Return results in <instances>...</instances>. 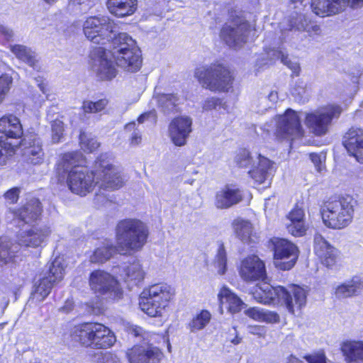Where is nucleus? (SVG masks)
<instances>
[{
    "instance_id": "obj_6",
    "label": "nucleus",
    "mask_w": 363,
    "mask_h": 363,
    "mask_svg": "<svg viewBox=\"0 0 363 363\" xmlns=\"http://www.w3.org/2000/svg\"><path fill=\"white\" fill-rule=\"evenodd\" d=\"M23 134L20 119L13 114L0 118V164H5L19 147Z\"/></svg>"
},
{
    "instance_id": "obj_56",
    "label": "nucleus",
    "mask_w": 363,
    "mask_h": 363,
    "mask_svg": "<svg viewBox=\"0 0 363 363\" xmlns=\"http://www.w3.org/2000/svg\"><path fill=\"white\" fill-rule=\"evenodd\" d=\"M304 358L308 363H326V357L322 352L306 355Z\"/></svg>"
},
{
    "instance_id": "obj_30",
    "label": "nucleus",
    "mask_w": 363,
    "mask_h": 363,
    "mask_svg": "<svg viewBox=\"0 0 363 363\" xmlns=\"http://www.w3.org/2000/svg\"><path fill=\"white\" fill-rule=\"evenodd\" d=\"M115 63L127 72H135L140 68L142 60L139 48H133L125 52L112 56Z\"/></svg>"
},
{
    "instance_id": "obj_60",
    "label": "nucleus",
    "mask_w": 363,
    "mask_h": 363,
    "mask_svg": "<svg viewBox=\"0 0 363 363\" xmlns=\"http://www.w3.org/2000/svg\"><path fill=\"white\" fill-rule=\"evenodd\" d=\"M0 35L4 37L6 41L13 40L14 34L12 30L0 24Z\"/></svg>"
},
{
    "instance_id": "obj_32",
    "label": "nucleus",
    "mask_w": 363,
    "mask_h": 363,
    "mask_svg": "<svg viewBox=\"0 0 363 363\" xmlns=\"http://www.w3.org/2000/svg\"><path fill=\"white\" fill-rule=\"evenodd\" d=\"M218 298L221 313L225 308L230 313H236L240 311L245 305L243 301L226 286H223L220 289L218 294Z\"/></svg>"
},
{
    "instance_id": "obj_50",
    "label": "nucleus",
    "mask_w": 363,
    "mask_h": 363,
    "mask_svg": "<svg viewBox=\"0 0 363 363\" xmlns=\"http://www.w3.org/2000/svg\"><path fill=\"white\" fill-rule=\"evenodd\" d=\"M107 104L108 101L105 99H100L95 102L85 101L83 103L82 108L85 113H98L104 110Z\"/></svg>"
},
{
    "instance_id": "obj_45",
    "label": "nucleus",
    "mask_w": 363,
    "mask_h": 363,
    "mask_svg": "<svg viewBox=\"0 0 363 363\" xmlns=\"http://www.w3.org/2000/svg\"><path fill=\"white\" fill-rule=\"evenodd\" d=\"M79 143L82 150L86 152H93L97 150L100 145L95 137L85 132L80 133Z\"/></svg>"
},
{
    "instance_id": "obj_63",
    "label": "nucleus",
    "mask_w": 363,
    "mask_h": 363,
    "mask_svg": "<svg viewBox=\"0 0 363 363\" xmlns=\"http://www.w3.org/2000/svg\"><path fill=\"white\" fill-rule=\"evenodd\" d=\"M303 0H290V7L294 9H299L303 6Z\"/></svg>"
},
{
    "instance_id": "obj_14",
    "label": "nucleus",
    "mask_w": 363,
    "mask_h": 363,
    "mask_svg": "<svg viewBox=\"0 0 363 363\" xmlns=\"http://www.w3.org/2000/svg\"><path fill=\"white\" fill-rule=\"evenodd\" d=\"M65 271V264L61 257L55 258L51 264L48 277H44L35 282L32 296L33 298L41 301L50 293L52 288L62 280Z\"/></svg>"
},
{
    "instance_id": "obj_38",
    "label": "nucleus",
    "mask_w": 363,
    "mask_h": 363,
    "mask_svg": "<svg viewBox=\"0 0 363 363\" xmlns=\"http://www.w3.org/2000/svg\"><path fill=\"white\" fill-rule=\"evenodd\" d=\"M118 252V245L114 246L109 240H104L90 256V262L102 264L108 261L115 253Z\"/></svg>"
},
{
    "instance_id": "obj_31",
    "label": "nucleus",
    "mask_w": 363,
    "mask_h": 363,
    "mask_svg": "<svg viewBox=\"0 0 363 363\" xmlns=\"http://www.w3.org/2000/svg\"><path fill=\"white\" fill-rule=\"evenodd\" d=\"M120 277L129 288L139 285L145 279V272L138 260L134 259L125 266L119 273Z\"/></svg>"
},
{
    "instance_id": "obj_9",
    "label": "nucleus",
    "mask_w": 363,
    "mask_h": 363,
    "mask_svg": "<svg viewBox=\"0 0 363 363\" xmlns=\"http://www.w3.org/2000/svg\"><path fill=\"white\" fill-rule=\"evenodd\" d=\"M83 33L91 43L105 47L118 33L117 25L109 16H94L83 23Z\"/></svg>"
},
{
    "instance_id": "obj_23",
    "label": "nucleus",
    "mask_w": 363,
    "mask_h": 363,
    "mask_svg": "<svg viewBox=\"0 0 363 363\" xmlns=\"http://www.w3.org/2000/svg\"><path fill=\"white\" fill-rule=\"evenodd\" d=\"M42 211L40 201L36 198H30L18 209L13 211L14 220L20 223L30 224L36 221Z\"/></svg>"
},
{
    "instance_id": "obj_11",
    "label": "nucleus",
    "mask_w": 363,
    "mask_h": 363,
    "mask_svg": "<svg viewBox=\"0 0 363 363\" xmlns=\"http://www.w3.org/2000/svg\"><path fill=\"white\" fill-rule=\"evenodd\" d=\"M230 21L220 30L221 39L231 48H239L245 44L253 30L250 23L242 16L230 14Z\"/></svg>"
},
{
    "instance_id": "obj_12",
    "label": "nucleus",
    "mask_w": 363,
    "mask_h": 363,
    "mask_svg": "<svg viewBox=\"0 0 363 363\" xmlns=\"http://www.w3.org/2000/svg\"><path fill=\"white\" fill-rule=\"evenodd\" d=\"M342 109L335 104H328L316 111L307 113L305 123L311 133L315 135H325L333 119L338 118Z\"/></svg>"
},
{
    "instance_id": "obj_25",
    "label": "nucleus",
    "mask_w": 363,
    "mask_h": 363,
    "mask_svg": "<svg viewBox=\"0 0 363 363\" xmlns=\"http://www.w3.org/2000/svg\"><path fill=\"white\" fill-rule=\"evenodd\" d=\"M343 144L350 155L363 164V130L351 128L344 137Z\"/></svg>"
},
{
    "instance_id": "obj_40",
    "label": "nucleus",
    "mask_w": 363,
    "mask_h": 363,
    "mask_svg": "<svg viewBox=\"0 0 363 363\" xmlns=\"http://www.w3.org/2000/svg\"><path fill=\"white\" fill-rule=\"evenodd\" d=\"M265 52V55L267 57V62H263V65L272 63L275 60L280 59L281 62L291 69L294 74L298 75L301 69L299 65L296 62L291 61L289 59L288 55L285 54L281 48H269V50H266Z\"/></svg>"
},
{
    "instance_id": "obj_34",
    "label": "nucleus",
    "mask_w": 363,
    "mask_h": 363,
    "mask_svg": "<svg viewBox=\"0 0 363 363\" xmlns=\"http://www.w3.org/2000/svg\"><path fill=\"white\" fill-rule=\"evenodd\" d=\"M341 350L347 363H363V340L344 342Z\"/></svg>"
},
{
    "instance_id": "obj_29",
    "label": "nucleus",
    "mask_w": 363,
    "mask_h": 363,
    "mask_svg": "<svg viewBox=\"0 0 363 363\" xmlns=\"http://www.w3.org/2000/svg\"><path fill=\"white\" fill-rule=\"evenodd\" d=\"M286 223L288 232L295 237L304 235L308 229V223L306 220L304 209L296 206L288 214Z\"/></svg>"
},
{
    "instance_id": "obj_26",
    "label": "nucleus",
    "mask_w": 363,
    "mask_h": 363,
    "mask_svg": "<svg viewBox=\"0 0 363 363\" xmlns=\"http://www.w3.org/2000/svg\"><path fill=\"white\" fill-rule=\"evenodd\" d=\"M254 298L264 304H279V296L287 297L283 286L273 287L269 284L263 283L257 286L252 292Z\"/></svg>"
},
{
    "instance_id": "obj_58",
    "label": "nucleus",
    "mask_w": 363,
    "mask_h": 363,
    "mask_svg": "<svg viewBox=\"0 0 363 363\" xmlns=\"http://www.w3.org/2000/svg\"><path fill=\"white\" fill-rule=\"evenodd\" d=\"M156 118H157L156 112L154 109H152L150 111H147V112H145V113L141 114L138 117V121L139 123H143L145 121H148V120H150L152 122H155L156 121Z\"/></svg>"
},
{
    "instance_id": "obj_18",
    "label": "nucleus",
    "mask_w": 363,
    "mask_h": 363,
    "mask_svg": "<svg viewBox=\"0 0 363 363\" xmlns=\"http://www.w3.org/2000/svg\"><path fill=\"white\" fill-rule=\"evenodd\" d=\"M238 270L241 279L247 283L262 280L266 277L264 262L255 255L241 259Z\"/></svg>"
},
{
    "instance_id": "obj_49",
    "label": "nucleus",
    "mask_w": 363,
    "mask_h": 363,
    "mask_svg": "<svg viewBox=\"0 0 363 363\" xmlns=\"http://www.w3.org/2000/svg\"><path fill=\"white\" fill-rule=\"evenodd\" d=\"M125 131L130 133V144L133 146L138 145L142 142V134L140 130L136 127L135 122H131L125 125Z\"/></svg>"
},
{
    "instance_id": "obj_53",
    "label": "nucleus",
    "mask_w": 363,
    "mask_h": 363,
    "mask_svg": "<svg viewBox=\"0 0 363 363\" xmlns=\"http://www.w3.org/2000/svg\"><path fill=\"white\" fill-rule=\"evenodd\" d=\"M97 363H120V359L116 354L105 352L99 355Z\"/></svg>"
},
{
    "instance_id": "obj_48",
    "label": "nucleus",
    "mask_w": 363,
    "mask_h": 363,
    "mask_svg": "<svg viewBox=\"0 0 363 363\" xmlns=\"http://www.w3.org/2000/svg\"><path fill=\"white\" fill-rule=\"evenodd\" d=\"M214 267L219 274L223 275L227 271V255L223 245L220 246L214 260Z\"/></svg>"
},
{
    "instance_id": "obj_52",
    "label": "nucleus",
    "mask_w": 363,
    "mask_h": 363,
    "mask_svg": "<svg viewBox=\"0 0 363 363\" xmlns=\"http://www.w3.org/2000/svg\"><path fill=\"white\" fill-rule=\"evenodd\" d=\"M12 77L7 74L0 76V91L1 94L6 96L12 84Z\"/></svg>"
},
{
    "instance_id": "obj_27",
    "label": "nucleus",
    "mask_w": 363,
    "mask_h": 363,
    "mask_svg": "<svg viewBox=\"0 0 363 363\" xmlns=\"http://www.w3.org/2000/svg\"><path fill=\"white\" fill-rule=\"evenodd\" d=\"M350 4V0H311L313 12L325 17L335 15L342 11Z\"/></svg>"
},
{
    "instance_id": "obj_19",
    "label": "nucleus",
    "mask_w": 363,
    "mask_h": 363,
    "mask_svg": "<svg viewBox=\"0 0 363 363\" xmlns=\"http://www.w3.org/2000/svg\"><path fill=\"white\" fill-rule=\"evenodd\" d=\"M192 120L190 117L182 116L174 118L169 125V135L176 146H183L192 131Z\"/></svg>"
},
{
    "instance_id": "obj_35",
    "label": "nucleus",
    "mask_w": 363,
    "mask_h": 363,
    "mask_svg": "<svg viewBox=\"0 0 363 363\" xmlns=\"http://www.w3.org/2000/svg\"><path fill=\"white\" fill-rule=\"evenodd\" d=\"M107 45H109L108 51L110 52L111 56L125 52L130 49L138 48L135 41L125 33H118V35L116 33V35Z\"/></svg>"
},
{
    "instance_id": "obj_7",
    "label": "nucleus",
    "mask_w": 363,
    "mask_h": 363,
    "mask_svg": "<svg viewBox=\"0 0 363 363\" xmlns=\"http://www.w3.org/2000/svg\"><path fill=\"white\" fill-rule=\"evenodd\" d=\"M194 77L203 88L213 92L228 91L233 84L230 72L218 62L198 67Z\"/></svg>"
},
{
    "instance_id": "obj_22",
    "label": "nucleus",
    "mask_w": 363,
    "mask_h": 363,
    "mask_svg": "<svg viewBox=\"0 0 363 363\" xmlns=\"http://www.w3.org/2000/svg\"><path fill=\"white\" fill-rule=\"evenodd\" d=\"M284 291L287 297L279 296V304L284 305L291 313L294 314L301 309L306 303V293L305 290L296 285L284 287Z\"/></svg>"
},
{
    "instance_id": "obj_5",
    "label": "nucleus",
    "mask_w": 363,
    "mask_h": 363,
    "mask_svg": "<svg viewBox=\"0 0 363 363\" xmlns=\"http://www.w3.org/2000/svg\"><path fill=\"white\" fill-rule=\"evenodd\" d=\"M174 289L167 284H156L143 289L139 298L140 308L150 317H161L174 298Z\"/></svg>"
},
{
    "instance_id": "obj_10",
    "label": "nucleus",
    "mask_w": 363,
    "mask_h": 363,
    "mask_svg": "<svg viewBox=\"0 0 363 363\" xmlns=\"http://www.w3.org/2000/svg\"><path fill=\"white\" fill-rule=\"evenodd\" d=\"M129 333L144 341V345H134L126 352L130 363H160L162 353L157 347L150 344L153 334L137 325L131 326Z\"/></svg>"
},
{
    "instance_id": "obj_1",
    "label": "nucleus",
    "mask_w": 363,
    "mask_h": 363,
    "mask_svg": "<svg viewBox=\"0 0 363 363\" xmlns=\"http://www.w3.org/2000/svg\"><path fill=\"white\" fill-rule=\"evenodd\" d=\"M79 157L81 154L77 152L65 153L59 164V169L67 173L69 189L77 195L85 196L94 186H98L99 189L96 193L95 202L104 204L109 199L101 190L118 189L125 183L121 168L102 155L96 161L94 171L89 172L87 167L78 164Z\"/></svg>"
},
{
    "instance_id": "obj_3",
    "label": "nucleus",
    "mask_w": 363,
    "mask_h": 363,
    "mask_svg": "<svg viewBox=\"0 0 363 363\" xmlns=\"http://www.w3.org/2000/svg\"><path fill=\"white\" fill-rule=\"evenodd\" d=\"M356 201L350 196L325 202L322 210L323 223L332 229H342L352 221Z\"/></svg>"
},
{
    "instance_id": "obj_59",
    "label": "nucleus",
    "mask_w": 363,
    "mask_h": 363,
    "mask_svg": "<svg viewBox=\"0 0 363 363\" xmlns=\"http://www.w3.org/2000/svg\"><path fill=\"white\" fill-rule=\"evenodd\" d=\"M38 86L39 87L40 90L42 91V93L45 95L44 97H42L40 101H39V105L41 104V102L45 101V99H48V89H47V84L44 82V81L40 78L38 77L35 79Z\"/></svg>"
},
{
    "instance_id": "obj_46",
    "label": "nucleus",
    "mask_w": 363,
    "mask_h": 363,
    "mask_svg": "<svg viewBox=\"0 0 363 363\" xmlns=\"http://www.w3.org/2000/svg\"><path fill=\"white\" fill-rule=\"evenodd\" d=\"M51 142L53 144L61 143L65 138V124L58 119L51 122Z\"/></svg>"
},
{
    "instance_id": "obj_17",
    "label": "nucleus",
    "mask_w": 363,
    "mask_h": 363,
    "mask_svg": "<svg viewBox=\"0 0 363 363\" xmlns=\"http://www.w3.org/2000/svg\"><path fill=\"white\" fill-rule=\"evenodd\" d=\"M275 265L282 270L291 269L298 257V247L291 242L282 238L272 240Z\"/></svg>"
},
{
    "instance_id": "obj_55",
    "label": "nucleus",
    "mask_w": 363,
    "mask_h": 363,
    "mask_svg": "<svg viewBox=\"0 0 363 363\" xmlns=\"http://www.w3.org/2000/svg\"><path fill=\"white\" fill-rule=\"evenodd\" d=\"M20 191V189L17 187L9 189L4 194L5 199L10 203H14L17 202Z\"/></svg>"
},
{
    "instance_id": "obj_39",
    "label": "nucleus",
    "mask_w": 363,
    "mask_h": 363,
    "mask_svg": "<svg viewBox=\"0 0 363 363\" xmlns=\"http://www.w3.org/2000/svg\"><path fill=\"white\" fill-rule=\"evenodd\" d=\"M9 49L18 60L24 62L35 69L38 68L36 54L31 48L23 45L16 44L10 45Z\"/></svg>"
},
{
    "instance_id": "obj_24",
    "label": "nucleus",
    "mask_w": 363,
    "mask_h": 363,
    "mask_svg": "<svg viewBox=\"0 0 363 363\" xmlns=\"http://www.w3.org/2000/svg\"><path fill=\"white\" fill-rule=\"evenodd\" d=\"M19 145L23 146V155L28 162L33 164H39L43 162V142L38 136L30 135L21 140Z\"/></svg>"
},
{
    "instance_id": "obj_2",
    "label": "nucleus",
    "mask_w": 363,
    "mask_h": 363,
    "mask_svg": "<svg viewBox=\"0 0 363 363\" xmlns=\"http://www.w3.org/2000/svg\"><path fill=\"white\" fill-rule=\"evenodd\" d=\"M149 230L147 225L138 219L127 218L118 222L116 229V240L118 253L139 251L147 242Z\"/></svg>"
},
{
    "instance_id": "obj_21",
    "label": "nucleus",
    "mask_w": 363,
    "mask_h": 363,
    "mask_svg": "<svg viewBox=\"0 0 363 363\" xmlns=\"http://www.w3.org/2000/svg\"><path fill=\"white\" fill-rule=\"evenodd\" d=\"M313 242L315 254L321 263L327 267L334 266L338 257V250L319 233L315 234Z\"/></svg>"
},
{
    "instance_id": "obj_61",
    "label": "nucleus",
    "mask_w": 363,
    "mask_h": 363,
    "mask_svg": "<svg viewBox=\"0 0 363 363\" xmlns=\"http://www.w3.org/2000/svg\"><path fill=\"white\" fill-rule=\"evenodd\" d=\"M305 93V84L303 82H298L296 86L291 89V94L294 96H302Z\"/></svg>"
},
{
    "instance_id": "obj_51",
    "label": "nucleus",
    "mask_w": 363,
    "mask_h": 363,
    "mask_svg": "<svg viewBox=\"0 0 363 363\" xmlns=\"http://www.w3.org/2000/svg\"><path fill=\"white\" fill-rule=\"evenodd\" d=\"M310 158L316 170L321 172L325 168L324 162L325 156L323 154L311 153Z\"/></svg>"
},
{
    "instance_id": "obj_28",
    "label": "nucleus",
    "mask_w": 363,
    "mask_h": 363,
    "mask_svg": "<svg viewBox=\"0 0 363 363\" xmlns=\"http://www.w3.org/2000/svg\"><path fill=\"white\" fill-rule=\"evenodd\" d=\"M242 198V192L239 188L228 184L216 192L215 205L218 208H228L240 202Z\"/></svg>"
},
{
    "instance_id": "obj_64",
    "label": "nucleus",
    "mask_w": 363,
    "mask_h": 363,
    "mask_svg": "<svg viewBox=\"0 0 363 363\" xmlns=\"http://www.w3.org/2000/svg\"><path fill=\"white\" fill-rule=\"evenodd\" d=\"M287 363H303V362L302 361L299 360L298 359H297L296 357H295L294 356H291L289 358Z\"/></svg>"
},
{
    "instance_id": "obj_62",
    "label": "nucleus",
    "mask_w": 363,
    "mask_h": 363,
    "mask_svg": "<svg viewBox=\"0 0 363 363\" xmlns=\"http://www.w3.org/2000/svg\"><path fill=\"white\" fill-rule=\"evenodd\" d=\"M267 99L272 104L276 103L278 100V93L277 91H271Z\"/></svg>"
},
{
    "instance_id": "obj_57",
    "label": "nucleus",
    "mask_w": 363,
    "mask_h": 363,
    "mask_svg": "<svg viewBox=\"0 0 363 363\" xmlns=\"http://www.w3.org/2000/svg\"><path fill=\"white\" fill-rule=\"evenodd\" d=\"M220 101L218 98H207L203 104V108L206 111L212 110L213 108H215L218 104H220Z\"/></svg>"
},
{
    "instance_id": "obj_13",
    "label": "nucleus",
    "mask_w": 363,
    "mask_h": 363,
    "mask_svg": "<svg viewBox=\"0 0 363 363\" xmlns=\"http://www.w3.org/2000/svg\"><path fill=\"white\" fill-rule=\"evenodd\" d=\"M89 284L95 294L108 298L118 300L123 296V289L118 281L106 271L97 269L91 272Z\"/></svg>"
},
{
    "instance_id": "obj_47",
    "label": "nucleus",
    "mask_w": 363,
    "mask_h": 363,
    "mask_svg": "<svg viewBox=\"0 0 363 363\" xmlns=\"http://www.w3.org/2000/svg\"><path fill=\"white\" fill-rule=\"evenodd\" d=\"M13 251L10 248V242L6 238H0V264H4L13 260Z\"/></svg>"
},
{
    "instance_id": "obj_20",
    "label": "nucleus",
    "mask_w": 363,
    "mask_h": 363,
    "mask_svg": "<svg viewBox=\"0 0 363 363\" xmlns=\"http://www.w3.org/2000/svg\"><path fill=\"white\" fill-rule=\"evenodd\" d=\"M51 230L45 225L32 226L28 230L22 232L18 237V245L24 247H38L46 242Z\"/></svg>"
},
{
    "instance_id": "obj_43",
    "label": "nucleus",
    "mask_w": 363,
    "mask_h": 363,
    "mask_svg": "<svg viewBox=\"0 0 363 363\" xmlns=\"http://www.w3.org/2000/svg\"><path fill=\"white\" fill-rule=\"evenodd\" d=\"M245 314L257 321L277 323L279 320V316L277 313L258 307L247 309L245 311Z\"/></svg>"
},
{
    "instance_id": "obj_42",
    "label": "nucleus",
    "mask_w": 363,
    "mask_h": 363,
    "mask_svg": "<svg viewBox=\"0 0 363 363\" xmlns=\"http://www.w3.org/2000/svg\"><path fill=\"white\" fill-rule=\"evenodd\" d=\"M290 30H306L310 33L320 34V28L318 25H310L306 16L296 12V16L290 20Z\"/></svg>"
},
{
    "instance_id": "obj_4",
    "label": "nucleus",
    "mask_w": 363,
    "mask_h": 363,
    "mask_svg": "<svg viewBox=\"0 0 363 363\" xmlns=\"http://www.w3.org/2000/svg\"><path fill=\"white\" fill-rule=\"evenodd\" d=\"M72 336L81 345L97 349L110 347L116 342L114 333L104 325L98 323H86L75 326Z\"/></svg>"
},
{
    "instance_id": "obj_36",
    "label": "nucleus",
    "mask_w": 363,
    "mask_h": 363,
    "mask_svg": "<svg viewBox=\"0 0 363 363\" xmlns=\"http://www.w3.org/2000/svg\"><path fill=\"white\" fill-rule=\"evenodd\" d=\"M138 0H108L107 7L110 13L117 17L130 16L137 9Z\"/></svg>"
},
{
    "instance_id": "obj_54",
    "label": "nucleus",
    "mask_w": 363,
    "mask_h": 363,
    "mask_svg": "<svg viewBox=\"0 0 363 363\" xmlns=\"http://www.w3.org/2000/svg\"><path fill=\"white\" fill-rule=\"evenodd\" d=\"M74 6H78L79 11L86 12L89 10L95 4V0H71Z\"/></svg>"
},
{
    "instance_id": "obj_8",
    "label": "nucleus",
    "mask_w": 363,
    "mask_h": 363,
    "mask_svg": "<svg viewBox=\"0 0 363 363\" xmlns=\"http://www.w3.org/2000/svg\"><path fill=\"white\" fill-rule=\"evenodd\" d=\"M235 162L241 167H251L249 174L255 183L269 186L273 165L270 160L260 154H252L246 149H241L237 152Z\"/></svg>"
},
{
    "instance_id": "obj_33",
    "label": "nucleus",
    "mask_w": 363,
    "mask_h": 363,
    "mask_svg": "<svg viewBox=\"0 0 363 363\" xmlns=\"http://www.w3.org/2000/svg\"><path fill=\"white\" fill-rule=\"evenodd\" d=\"M232 227L235 236L243 243L251 244L257 240L256 233L253 230L252 223L242 218L235 219Z\"/></svg>"
},
{
    "instance_id": "obj_44",
    "label": "nucleus",
    "mask_w": 363,
    "mask_h": 363,
    "mask_svg": "<svg viewBox=\"0 0 363 363\" xmlns=\"http://www.w3.org/2000/svg\"><path fill=\"white\" fill-rule=\"evenodd\" d=\"M212 315L206 309L197 312L188 324V328L191 333H196L204 329L210 323Z\"/></svg>"
},
{
    "instance_id": "obj_16",
    "label": "nucleus",
    "mask_w": 363,
    "mask_h": 363,
    "mask_svg": "<svg viewBox=\"0 0 363 363\" xmlns=\"http://www.w3.org/2000/svg\"><path fill=\"white\" fill-rule=\"evenodd\" d=\"M92 70L101 80H111L117 75V69L112 61L108 48L99 46L90 54Z\"/></svg>"
},
{
    "instance_id": "obj_15",
    "label": "nucleus",
    "mask_w": 363,
    "mask_h": 363,
    "mask_svg": "<svg viewBox=\"0 0 363 363\" xmlns=\"http://www.w3.org/2000/svg\"><path fill=\"white\" fill-rule=\"evenodd\" d=\"M274 134L280 139L292 140L303 135L300 116L294 110L289 108L283 115L278 116L274 121Z\"/></svg>"
},
{
    "instance_id": "obj_37",
    "label": "nucleus",
    "mask_w": 363,
    "mask_h": 363,
    "mask_svg": "<svg viewBox=\"0 0 363 363\" xmlns=\"http://www.w3.org/2000/svg\"><path fill=\"white\" fill-rule=\"evenodd\" d=\"M363 290V279L359 277H354L350 280L337 286L335 295L340 298L357 295Z\"/></svg>"
},
{
    "instance_id": "obj_41",
    "label": "nucleus",
    "mask_w": 363,
    "mask_h": 363,
    "mask_svg": "<svg viewBox=\"0 0 363 363\" xmlns=\"http://www.w3.org/2000/svg\"><path fill=\"white\" fill-rule=\"evenodd\" d=\"M180 99L175 94H158L150 101V105H157L164 112L172 111L179 104Z\"/></svg>"
}]
</instances>
